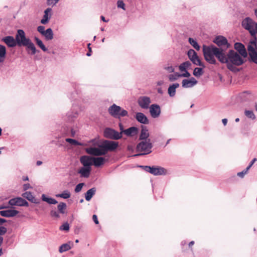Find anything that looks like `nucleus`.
Instances as JSON below:
<instances>
[{
  "instance_id": "33",
  "label": "nucleus",
  "mask_w": 257,
  "mask_h": 257,
  "mask_svg": "<svg viewBox=\"0 0 257 257\" xmlns=\"http://www.w3.org/2000/svg\"><path fill=\"white\" fill-rule=\"evenodd\" d=\"M96 192V189L95 188H92L89 189L85 195V198L86 200L89 201L91 200L93 196L95 194Z\"/></svg>"
},
{
  "instance_id": "41",
  "label": "nucleus",
  "mask_w": 257,
  "mask_h": 257,
  "mask_svg": "<svg viewBox=\"0 0 257 257\" xmlns=\"http://www.w3.org/2000/svg\"><path fill=\"white\" fill-rule=\"evenodd\" d=\"M203 73V69L201 68L196 67L194 69L193 71V75L197 77H199L201 76Z\"/></svg>"
},
{
  "instance_id": "46",
  "label": "nucleus",
  "mask_w": 257,
  "mask_h": 257,
  "mask_svg": "<svg viewBox=\"0 0 257 257\" xmlns=\"http://www.w3.org/2000/svg\"><path fill=\"white\" fill-rule=\"evenodd\" d=\"M78 113L77 112H68L67 113V117L68 118V120L70 121L73 120V118H75L77 117Z\"/></svg>"
},
{
  "instance_id": "27",
  "label": "nucleus",
  "mask_w": 257,
  "mask_h": 257,
  "mask_svg": "<svg viewBox=\"0 0 257 257\" xmlns=\"http://www.w3.org/2000/svg\"><path fill=\"white\" fill-rule=\"evenodd\" d=\"M138 128L135 126L130 127L123 131V134L127 137H133L137 134Z\"/></svg>"
},
{
  "instance_id": "3",
  "label": "nucleus",
  "mask_w": 257,
  "mask_h": 257,
  "mask_svg": "<svg viewBox=\"0 0 257 257\" xmlns=\"http://www.w3.org/2000/svg\"><path fill=\"white\" fill-rule=\"evenodd\" d=\"M242 26L245 30L248 31L251 36L253 38L256 37L257 23L253 21L251 18L247 17L242 21Z\"/></svg>"
},
{
  "instance_id": "15",
  "label": "nucleus",
  "mask_w": 257,
  "mask_h": 257,
  "mask_svg": "<svg viewBox=\"0 0 257 257\" xmlns=\"http://www.w3.org/2000/svg\"><path fill=\"white\" fill-rule=\"evenodd\" d=\"M150 113L153 118L158 117L161 114L160 106L157 104H153L150 107Z\"/></svg>"
},
{
  "instance_id": "21",
  "label": "nucleus",
  "mask_w": 257,
  "mask_h": 257,
  "mask_svg": "<svg viewBox=\"0 0 257 257\" xmlns=\"http://www.w3.org/2000/svg\"><path fill=\"white\" fill-rule=\"evenodd\" d=\"M235 49L238 52L239 54L244 58L247 56V52L243 45L240 43H236L234 45Z\"/></svg>"
},
{
  "instance_id": "40",
  "label": "nucleus",
  "mask_w": 257,
  "mask_h": 257,
  "mask_svg": "<svg viewBox=\"0 0 257 257\" xmlns=\"http://www.w3.org/2000/svg\"><path fill=\"white\" fill-rule=\"evenodd\" d=\"M57 197H61L64 199H68L70 197V193L68 190L64 191L61 194H58L56 195Z\"/></svg>"
},
{
  "instance_id": "63",
  "label": "nucleus",
  "mask_w": 257,
  "mask_h": 257,
  "mask_svg": "<svg viewBox=\"0 0 257 257\" xmlns=\"http://www.w3.org/2000/svg\"><path fill=\"white\" fill-rule=\"evenodd\" d=\"M227 119L226 118H223L222 119V123L223 124V125L224 126H225L227 123Z\"/></svg>"
},
{
  "instance_id": "53",
  "label": "nucleus",
  "mask_w": 257,
  "mask_h": 257,
  "mask_svg": "<svg viewBox=\"0 0 257 257\" xmlns=\"http://www.w3.org/2000/svg\"><path fill=\"white\" fill-rule=\"evenodd\" d=\"M7 232V228L4 226H0V236L4 235Z\"/></svg>"
},
{
  "instance_id": "45",
  "label": "nucleus",
  "mask_w": 257,
  "mask_h": 257,
  "mask_svg": "<svg viewBox=\"0 0 257 257\" xmlns=\"http://www.w3.org/2000/svg\"><path fill=\"white\" fill-rule=\"evenodd\" d=\"M60 230L68 231L69 230L70 226L68 222L63 223L59 228Z\"/></svg>"
},
{
  "instance_id": "18",
  "label": "nucleus",
  "mask_w": 257,
  "mask_h": 257,
  "mask_svg": "<svg viewBox=\"0 0 257 257\" xmlns=\"http://www.w3.org/2000/svg\"><path fill=\"white\" fill-rule=\"evenodd\" d=\"M197 83V81L194 77H191L189 79H185L182 80V86L183 88H191Z\"/></svg>"
},
{
  "instance_id": "50",
  "label": "nucleus",
  "mask_w": 257,
  "mask_h": 257,
  "mask_svg": "<svg viewBox=\"0 0 257 257\" xmlns=\"http://www.w3.org/2000/svg\"><path fill=\"white\" fill-rule=\"evenodd\" d=\"M248 170H249L248 169H247V168H246L245 169L243 170L242 171L237 173V175L240 178H243L244 175L246 174H247Z\"/></svg>"
},
{
  "instance_id": "42",
  "label": "nucleus",
  "mask_w": 257,
  "mask_h": 257,
  "mask_svg": "<svg viewBox=\"0 0 257 257\" xmlns=\"http://www.w3.org/2000/svg\"><path fill=\"white\" fill-rule=\"evenodd\" d=\"M66 207H67V205H66V204L65 203H64V202H60L58 206H57V208H58V211L62 214H64L65 213V210L66 209Z\"/></svg>"
},
{
  "instance_id": "10",
  "label": "nucleus",
  "mask_w": 257,
  "mask_h": 257,
  "mask_svg": "<svg viewBox=\"0 0 257 257\" xmlns=\"http://www.w3.org/2000/svg\"><path fill=\"white\" fill-rule=\"evenodd\" d=\"M85 151L88 154L95 156H100L106 154L104 149L101 147V145L99 146V148L89 147L86 148Z\"/></svg>"
},
{
  "instance_id": "7",
  "label": "nucleus",
  "mask_w": 257,
  "mask_h": 257,
  "mask_svg": "<svg viewBox=\"0 0 257 257\" xmlns=\"http://www.w3.org/2000/svg\"><path fill=\"white\" fill-rule=\"evenodd\" d=\"M104 135L107 138L113 140H119L122 138L121 134H119V132L110 128H106L105 129Z\"/></svg>"
},
{
  "instance_id": "51",
  "label": "nucleus",
  "mask_w": 257,
  "mask_h": 257,
  "mask_svg": "<svg viewBox=\"0 0 257 257\" xmlns=\"http://www.w3.org/2000/svg\"><path fill=\"white\" fill-rule=\"evenodd\" d=\"M50 215L52 217L58 218L60 217L59 213L55 210H52L50 212Z\"/></svg>"
},
{
  "instance_id": "35",
  "label": "nucleus",
  "mask_w": 257,
  "mask_h": 257,
  "mask_svg": "<svg viewBox=\"0 0 257 257\" xmlns=\"http://www.w3.org/2000/svg\"><path fill=\"white\" fill-rule=\"evenodd\" d=\"M6 56V48L5 46L0 45V63L3 62Z\"/></svg>"
},
{
  "instance_id": "28",
  "label": "nucleus",
  "mask_w": 257,
  "mask_h": 257,
  "mask_svg": "<svg viewBox=\"0 0 257 257\" xmlns=\"http://www.w3.org/2000/svg\"><path fill=\"white\" fill-rule=\"evenodd\" d=\"M106 160L104 158L101 157H93V165L96 167H100L104 164Z\"/></svg>"
},
{
  "instance_id": "13",
  "label": "nucleus",
  "mask_w": 257,
  "mask_h": 257,
  "mask_svg": "<svg viewBox=\"0 0 257 257\" xmlns=\"http://www.w3.org/2000/svg\"><path fill=\"white\" fill-rule=\"evenodd\" d=\"M139 105L143 109H148L151 103V99L148 96H141L138 100Z\"/></svg>"
},
{
  "instance_id": "26",
  "label": "nucleus",
  "mask_w": 257,
  "mask_h": 257,
  "mask_svg": "<svg viewBox=\"0 0 257 257\" xmlns=\"http://www.w3.org/2000/svg\"><path fill=\"white\" fill-rule=\"evenodd\" d=\"M91 170V168L83 167L79 170L78 173L80 174L81 177L88 178L90 175Z\"/></svg>"
},
{
  "instance_id": "4",
  "label": "nucleus",
  "mask_w": 257,
  "mask_h": 257,
  "mask_svg": "<svg viewBox=\"0 0 257 257\" xmlns=\"http://www.w3.org/2000/svg\"><path fill=\"white\" fill-rule=\"evenodd\" d=\"M109 113L115 118L120 119L122 117L127 116L128 112L120 106L113 104L108 109Z\"/></svg>"
},
{
  "instance_id": "56",
  "label": "nucleus",
  "mask_w": 257,
  "mask_h": 257,
  "mask_svg": "<svg viewBox=\"0 0 257 257\" xmlns=\"http://www.w3.org/2000/svg\"><path fill=\"white\" fill-rule=\"evenodd\" d=\"M4 241V238L3 236H0V256L3 254V249L1 247L2 244H3Z\"/></svg>"
},
{
  "instance_id": "61",
  "label": "nucleus",
  "mask_w": 257,
  "mask_h": 257,
  "mask_svg": "<svg viewBox=\"0 0 257 257\" xmlns=\"http://www.w3.org/2000/svg\"><path fill=\"white\" fill-rule=\"evenodd\" d=\"M31 188V186L30 184L29 183L25 184L23 185V189L24 190H27Z\"/></svg>"
},
{
  "instance_id": "24",
  "label": "nucleus",
  "mask_w": 257,
  "mask_h": 257,
  "mask_svg": "<svg viewBox=\"0 0 257 257\" xmlns=\"http://www.w3.org/2000/svg\"><path fill=\"white\" fill-rule=\"evenodd\" d=\"M149 133L147 127L146 126H142V130L139 137V140L143 141H148L149 137Z\"/></svg>"
},
{
  "instance_id": "57",
  "label": "nucleus",
  "mask_w": 257,
  "mask_h": 257,
  "mask_svg": "<svg viewBox=\"0 0 257 257\" xmlns=\"http://www.w3.org/2000/svg\"><path fill=\"white\" fill-rule=\"evenodd\" d=\"M118 125H119V130L120 131V132L119 133V134H121V135L122 136V134L123 133V131H124L125 130H124L123 126L121 122L119 123Z\"/></svg>"
},
{
  "instance_id": "34",
  "label": "nucleus",
  "mask_w": 257,
  "mask_h": 257,
  "mask_svg": "<svg viewBox=\"0 0 257 257\" xmlns=\"http://www.w3.org/2000/svg\"><path fill=\"white\" fill-rule=\"evenodd\" d=\"M42 200L49 203V204H56L58 203L57 201L51 197H48L44 194L42 195Z\"/></svg>"
},
{
  "instance_id": "32",
  "label": "nucleus",
  "mask_w": 257,
  "mask_h": 257,
  "mask_svg": "<svg viewBox=\"0 0 257 257\" xmlns=\"http://www.w3.org/2000/svg\"><path fill=\"white\" fill-rule=\"evenodd\" d=\"M46 39V40L49 41L53 39V32L51 28H48L45 31L44 33L42 34Z\"/></svg>"
},
{
  "instance_id": "30",
  "label": "nucleus",
  "mask_w": 257,
  "mask_h": 257,
  "mask_svg": "<svg viewBox=\"0 0 257 257\" xmlns=\"http://www.w3.org/2000/svg\"><path fill=\"white\" fill-rule=\"evenodd\" d=\"M22 196L33 203L36 204L39 203V201H37L35 197L33 195L32 193L30 192H26L23 194Z\"/></svg>"
},
{
  "instance_id": "16",
  "label": "nucleus",
  "mask_w": 257,
  "mask_h": 257,
  "mask_svg": "<svg viewBox=\"0 0 257 257\" xmlns=\"http://www.w3.org/2000/svg\"><path fill=\"white\" fill-rule=\"evenodd\" d=\"M52 16V9L50 8H47L44 11V14L42 19L41 20V23L46 25L48 23L49 20Z\"/></svg>"
},
{
  "instance_id": "43",
  "label": "nucleus",
  "mask_w": 257,
  "mask_h": 257,
  "mask_svg": "<svg viewBox=\"0 0 257 257\" xmlns=\"http://www.w3.org/2000/svg\"><path fill=\"white\" fill-rule=\"evenodd\" d=\"M66 142L67 143H69L71 145H74V146H82V144L81 143H80L78 142L77 141L72 139L67 138L66 139Z\"/></svg>"
},
{
  "instance_id": "52",
  "label": "nucleus",
  "mask_w": 257,
  "mask_h": 257,
  "mask_svg": "<svg viewBox=\"0 0 257 257\" xmlns=\"http://www.w3.org/2000/svg\"><path fill=\"white\" fill-rule=\"evenodd\" d=\"M184 73L180 74V77H189L190 74L188 72L187 70H183Z\"/></svg>"
},
{
  "instance_id": "12",
  "label": "nucleus",
  "mask_w": 257,
  "mask_h": 257,
  "mask_svg": "<svg viewBox=\"0 0 257 257\" xmlns=\"http://www.w3.org/2000/svg\"><path fill=\"white\" fill-rule=\"evenodd\" d=\"M10 205L12 206H27L28 203L24 199L21 197H17L10 199L9 201Z\"/></svg>"
},
{
  "instance_id": "58",
  "label": "nucleus",
  "mask_w": 257,
  "mask_h": 257,
  "mask_svg": "<svg viewBox=\"0 0 257 257\" xmlns=\"http://www.w3.org/2000/svg\"><path fill=\"white\" fill-rule=\"evenodd\" d=\"M165 69L169 73L174 72V68L172 66L166 67Z\"/></svg>"
},
{
  "instance_id": "37",
  "label": "nucleus",
  "mask_w": 257,
  "mask_h": 257,
  "mask_svg": "<svg viewBox=\"0 0 257 257\" xmlns=\"http://www.w3.org/2000/svg\"><path fill=\"white\" fill-rule=\"evenodd\" d=\"M191 66V64L189 61H186L180 64L179 69L180 71L183 72V70H187Z\"/></svg>"
},
{
  "instance_id": "25",
  "label": "nucleus",
  "mask_w": 257,
  "mask_h": 257,
  "mask_svg": "<svg viewBox=\"0 0 257 257\" xmlns=\"http://www.w3.org/2000/svg\"><path fill=\"white\" fill-rule=\"evenodd\" d=\"M24 47H26L27 51L31 55H35L37 52L36 47L31 40L27 43Z\"/></svg>"
},
{
  "instance_id": "54",
  "label": "nucleus",
  "mask_w": 257,
  "mask_h": 257,
  "mask_svg": "<svg viewBox=\"0 0 257 257\" xmlns=\"http://www.w3.org/2000/svg\"><path fill=\"white\" fill-rule=\"evenodd\" d=\"M37 31L41 34L42 35L43 33H44L45 31H46L45 29L44 26H39L37 27Z\"/></svg>"
},
{
  "instance_id": "36",
  "label": "nucleus",
  "mask_w": 257,
  "mask_h": 257,
  "mask_svg": "<svg viewBox=\"0 0 257 257\" xmlns=\"http://www.w3.org/2000/svg\"><path fill=\"white\" fill-rule=\"evenodd\" d=\"M36 44L44 51L47 52L48 51L47 48L45 47L43 42L39 39L38 38L35 37L34 38Z\"/></svg>"
},
{
  "instance_id": "31",
  "label": "nucleus",
  "mask_w": 257,
  "mask_h": 257,
  "mask_svg": "<svg viewBox=\"0 0 257 257\" xmlns=\"http://www.w3.org/2000/svg\"><path fill=\"white\" fill-rule=\"evenodd\" d=\"M73 242L69 241L68 243L62 244L59 248V251L60 253L66 251L70 249L73 245Z\"/></svg>"
},
{
  "instance_id": "47",
  "label": "nucleus",
  "mask_w": 257,
  "mask_h": 257,
  "mask_svg": "<svg viewBox=\"0 0 257 257\" xmlns=\"http://www.w3.org/2000/svg\"><path fill=\"white\" fill-rule=\"evenodd\" d=\"M117 7L118 8H121V9H123V10H125V4L123 3V2L122 1H121V0H118L117 2Z\"/></svg>"
},
{
  "instance_id": "6",
  "label": "nucleus",
  "mask_w": 257,
  "mask_h": 257,
  "mask_svg": "<svg viewBox=\"0 0 257 257\" xmlns=\"http://www.w3.org/2000/svg\"><path fill=\"white\" fill-rule=\"evenodd\" d=\"M15 37L17 45L19 46H24L31 40L29 38L26 37L25 32L21 29L17 31Z\"/></svg>"
},
{
  "instance_id": "29",
  "label": "nucleus",
  "mask_w": 257,
  "mask_h": 257,
  "mask_svg": "<svg viewBox=\"0 0 257 257\" xmlns=\"http://www.w3.org/2000/svg\"><path fill=\"white\" fill-rule=\"evenodd\" d=\"M179 87V84L178 83H173L170 85L168 89V92L170 97H173L176 94V89Z\"/></svg>"
},
{
  "instance_id": "62",
  "label": "nucleus",
  "mask_w": 257,
  "mask_h": 257,
  "mask_svg": "<svg viewBox=\"0 0 257 257\" xmlns=\"http://www.w3.org/2000/svg\"><path fill=\"white\" fill-rule=\"evenodd\" d=\"M90 44H88V49H89V50H88V51H89V52L86 54V55H87V56H91V48L90 47Z\"/></svg>"
},
{
  "instance_id": "2",
  "label": "nucleus",
  "mask_w": 257,
  "mask_h": 257,
  "mask_svg": "<svg viewBox=\"0 0 257 257\" xmlns=\"http://www.w3.org/2000/svg\"><path fill=\"white\" fill-rule=\"evenodd\" d=\"M153 145L151 142L150 139L148 141H143L140 142L137 146L136 150L137 152L141 153L135 154L133 157H138L149 154L152 152Z\"/></svg>"
},
{
  "instance_id": "55",
  "label": "nucleus",
  "mask_w": 257,
  "mask_h": 257,
  "mask_svg": "<svg viewBox=\"0 0 257 257\" xmlns=\"http://www.w3.org/2000/svg\"><path fill=\"white\" fill-rule=\"evenodd\" d=\"M140 167L143 168L145 171L150 173L152 167L148 166H140Z\"/></svg>"
},
{
  "instance_id": "17",
  "label": "nucleus",
  "mask_w": 257,
  "mask_h": 257,
  "mask_svg": "<svg viewBox=\"0 0 257 257\" xmlns=\"http://www.w3.org/2000/svg\"><path fill=\"white\" fill-rule=\"evenodd\" d=\"M93 157L88 156H82L80 157V163L83 165L84 167L91 168L93 165Z\"/></svg>"
},
{
  "instance_id": "39",
  "label": "nucleus",
  "mask_w": 257,
  "mask_h": 257,
  "mask_svg": "<svg viewBox=\"0 0 257 257\" xmlns=\"http://www.w3.org/2000/svg\"><path fill=\"white\" fill-rule=\"evenodd\" d=\"M189 43L196 50H199L200 47L197 42V41L193 38H189L188 39Z\"/></svg>"
},
{
  "instance_id": "49",
  "label": "nucleus",
  "mask_w": 257,
  "mask_h": 257,
  "mask_svg": "<svg viewBox=\"0 0 257 257\" xmlns=\"http://www.w3.org/2000/svg\"><path fill=\"white\" fill-rule=\"evenodd\" d=\"M84 185V183H81L78 184H77L75 188V192H79L82 189V187Z\"/></svg>"
},
{
  "instance_id": "9",
  "label": "nucleus",
  "mask_w": 257,
  "mask_h": 257,
  "mask_svg": "<svg viewBox=\"0 0 257 257\" xmlns=\"http://www.w3.org/2000/svg\"><path fill=\"white\" fill-rule=\"evenodd\" d=\"M187 55L190 61L195 65L199 66H204L201 62L196 52L193 49H190L187 52Z\"/></svg>"
},
{
  "instance_id": "38",
  "label": "nucleus",
  "mask_w": 257,
  "mask_h": 257,
  "mask_svg": "<svg viewBox=\"0 0 257 257\" xmlns=\"http://www.w3.org/2000/svg\"><path fill=\"white\" fill-rule=\"evenodd\" d=\"M245 115L248 118L254 120L256 118L255 115L252 110H245L244 111Z\"/></svg>"
},
{
  "instance_id": "14",
  "label": "nucleus",
  "mask_w": 257,
  "mask_h": 257,
  "mask_svg": "<svg viewBox=\"0 0 257 257\" xmlns=\"http://www.w3.org/2000/svg\"><path fill=\"white\" fill-rule=\"evenodd\" d=\"M254 96L251 92L245 91L239 94V98L241 102H248L253 99Z\"/></svg>"
},
{
  "instance_id": "64",
  "label": "nucleus",
  "mask_w": 257,
  "mask_h": 257,
  "mask_svg": "<svg viewBox=\"0 0 257 257\" xmlns=\"http://www.w3.org/2000/svg\"><path fill=\"white\" fill-rule=\"evenodd\" d=\"M7 220L5 219L0 218V225L6 222Z\"/></svg>"
},
{
  "instance_id": "11",
  "label": "nucleus",
  "mask_w": 257,
  "mask_h": 257,
  "mask_svg": "<svg viewBox=\"0 0 257 257\" xmlns=\"http://www.w3.org/2000/svg\"><path fill=\"white\" fill-rule=\"evenodd\" d=\"M118 146V143L111 141H105L101 145V147L104 149L105 154H106L108 151H112L115 150L117 148Z\"/></svg>"
},
{
  "instance_id": "23",
  "label": "nucleus",
  "mask_w": 257,
  "mask_h": 257,
  "mask_svg": "<svg viewBox=\"0 0 257 257\" xmlns=\"http://www.w3.org/2000/svg\"><path fill=\"white\" fill-rule=\"evenodd\" d=\"M150 173L154 175H162L165 174V169L158 166H152Z\"/></svg>"
},
{
  "instance_id": "48",
  "label": "nucleus",
  "mask_w": 257,
  "mask_h": 257,
  "mask_svg": "<svg viewBox=\"0 0 257 257\" xmlns=\"http://www.w3.org/2000/svg\"><path fill=\"white\" fill-rule=\"evenodd\" d=\"M59 0H47V5L50 6H54Z\"/></svg>"
},
{
  "instance_id": "60",
  "label": "nucleus",
  "mask_w": 257,
  "mask_h": 257,
  "mask_svg": "<svg viewBox=\"0 0 257 257\" xmlns=\"http://www.w3.org/2000/svg\"><path fill=\"white\" fill-rule=\"evenodd\" d=\"M92 219L95 224H98L99 223V221L97 219V216L96 215H95V214L93 215Z\"/></svg>"
},
{
  "instance_id": "44",
  "label": "nucleus",
  "mask_w": 257,
  "mask_h": 257,
  "mask_svg": "<svg viewBox=\"0 0 257 257\" xmlns=\"http://www.w3.org/2000/svg\"><path fill=\"white\" fill-rule=\"evenodd\" d=\"M180 77V74L178 73H175L173 74H170L168 76L169 79L170 81H175Z\"/></svg>"
},
{
  "instance_id": "20",
  "label": "nucleus",
  "mask_w": 257,
  "mask_h": 257,
  "mask_svg": "<svg viewBox=\"0 0 257 257\" xmlns=\"http://www.w3.org/2000/svg\"><path fill=\"white\" fill-rule=\"evenodd\" d=\"M19 213V211L14 209H8L0 211V215L2 216L7 217H11L16 216Z\"/></svg>"
},
{
  "instance_id": "5",
  "label": "nucleus",
  "mask_w": 257,
  "mask_h": 257,
  "mask_svg": "<svg viewBox=\"0 0 257 257\" xmlns=\"http://www.w3.org/2000/svg\"><path fill=\"white\" fill-rule=\"evenodd\" d=\"M247 51L250 61L257 64V38L250 40L247 45Z\"/></svg>"
},
{
  "instance_id": "22",
  "label": "nucleus",
  "mask_w": 257,
  "mask_h": 257,
  "mask_svg": "<svg viewBox=\"0 0 257 257\" xmlns=\"http://www.w3.org/2000/svg\"><path fill=\"white\" fill-rule=\"evenodd\" d=\"M135 118L137 120L143 124H148L149 123V119L142 112H137L136 114Z\"/></svg>"
},
{
  "instance_id": "1",
  "label": "nucleus",
  "mask_w": 257,
  "mask_h": 257,
  "mask_svg": "<svg viewBox=\"0 0 257 257\" xmlns=\"http://www.w3.org/2000/svg\"><path fill=\"white\" fill-rule=\"evenodd\" d=\"M202 51L205 60L210 64H215L216 57L221 63L226 64L227 68L232 71H235V66H240L244 63L243 59L240 54L234 50H229L226 54L225 50L222 48H217L213 45H203Z\"/></svg>"
},
{
  "instance_id": "8",
  "label": "nucleus",
  "mask_w": 257,
  "mask_h": 257,
  "mask_svg": "<svg viewBox=\"0 0 257 257\" xmlns=\"http://www.w3.org/2000/svg\"><path fill=\"white\" fill-rule=\"evenodd\" d=\"M213 42L216 44L218 47V48L223 49V47H224L225 50L227 48H229L230 45L228 43L227 39L222 36H218L215 37L213 40Z\"/></svg>"
},
{
  "instance_id": "19",
  "label": "nucleus",
  "mask_w": 257,
  "mask_h": 257,
  "mask_svg": "<svg viewBox=\"0 0 257 257\" xmlns=\"http://www.w3.org/2000/svg\"><path fill=\"white\" fill-rule=\"evenodd\" d=\"M2 41L9 47H14L17 46L16 38L15 39L13 36H9L4 37Z\"/></svg>"
},
{
  "instance_id": "59",
  "label": "nucleus",
  "mask_w": 257,
  "mask_h": 257,
  "mask_svg": "<svg viewBox=\"0 0 257 257\" xmlns=\"http://www.w3.org/2000/svg\"><path fill=\"white\" fill-rule=\"evenodd\" d=\"M257 160L256 158H254L249 163V165L246 167L247 169H249L253 165L254 162Z\"/></svg>"
}]
</instances>
